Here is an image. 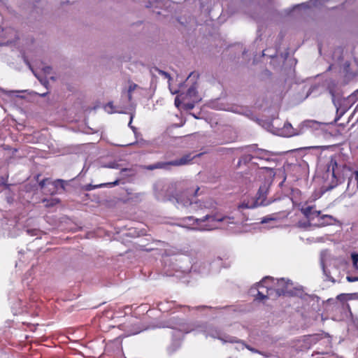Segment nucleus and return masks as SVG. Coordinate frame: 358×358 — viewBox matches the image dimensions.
I'll use <instances>...</instances> for the list:
<instances>
[{"instance_id":"393cba45","label":"nucleus","mask_w":358,"mask_h":358,"mask_svg":"<svg viewBox=\"0 0 358 358\" xmlns=\"http://www.w3.org/2000/svg\"><path fill=\"white\" fill-rule=\"evenodd\" d=\"M131 120H132V117H131L130 122H129V126H130V125H131Z\"/></svg>"},{"instance_id":"7ed1b4c3","label":"nucleus","mask_w":358,"mask_h":358,"mask_svg":"<svg viewBox=\"0 0 358 358\" xmlns=\"http://www.w3.org/2000/svg\"><path fill=\"white\" fill-rule=\"evenodd\" d=\"M301 210L307 219V223L299 222V226L301 227L306 228L310 225L323 227L332 224L336 220L331 215H321L320 211L315 210L313 206L302 207Z\"/></svg>"},{"instance_id":"1a4fd4ad","label":"nucleus","mask_w":358,"mask_h":358,"mask_svg":"<svg viewBox=\"0 0 358 358\" xmlns=\"http://www.w3.org/2000/svg\"><path fill=\"white\" fill-rule=\"evenodd\" d=\"M198 190L199 188H196L195 190H192L180 194L176 199L178 205H181L183 207H187L191 205L193 203L192 196L193 194H195Z\"/></svg>"},{"instance_id":"cd10ccee","label":"nucleus","mask_w":358,"mask_h":358,"mask_svg":"<svg viewBox=\"0 0 358 358\" xmlns=\"http://www.w3.org/2000/svg\"><path fill=\"white\" fill-rule=\"evenodd\" d=\"M275 225L272 224L269 227H273Z\"/></svg>"},{"instance_id":"412c9836","label":"nucleus","mask_w":358,"mask_h":358,"mask_svg":"<svg viewBox=\"0 0 358 358\" xmlns=\"http://www.w3.org/2000/svg\"><path fill=\"white\" fill-rule=\"evenodd\" d=\"M43 71L45 73L49 74L51 71V68L50 66H46L43 69Z\"/></svg>"},{"instance_id":"b1692460","label":"nucleus","mask_w":358,"mask_h":358,"mask_svg":"<svg viewBox=\"0 0 358 358\" xmlns=\"http://www.w3.org/2000/svg\"><path fill=\"white\" fill-rule=\"evenodd\" d=\"M337 110H338H338H341V113H345V111L346 110V109H345V108H343H343H338V109H337Z\"/></svg>"},{"instance_id":"423d86ee","label":"nucleus","mask_w":358,"mask_h":358,"mask_svg":"<svg viewBox=\"0 0 358 358\" xmlns=\"http://www.w3.org/2000/svg\"><path fill=\"white\" fill-rule=\"evenodd\" d=\"M269 183H266L264 185L261 186L259 189L258 194L259 197L257 200H254L253 199H245L238 206V208L240 209H246V208H254L257 207L258 206H266L268 203H266L264 201V197L267 193L268 189Z\"/></svg>"},{"instance_id":"bb28decb","label":"nucleus","mask_w":358,"mask_h":358,"mask_svg":"<svg viewBox=\"0 0 358 358\" xmlns=\"http://www.w3.org/2000/svg\"><path fill=\"white\" fill-rule=\"evenodd\" d=\"M348 99H349V100H352V99H353V97H352V96H349V97H348Z\"/></svg>"},{"instance_id":"dca6fc26","label":"nucleus","mask_w":358,"mask_h":358,"mask_svg":"<svg viewBox=\"0 0 358 358\" xmlns=\"http://www.w3.org/2000/svg\"><path fill=\"white\" fill-rule=\"evenodd\" d=\"M137 85L136 84H131L129 87V90H128V94H129V99L130 100L131 99V93L135 90V89L137 87Z\"/></svg>"},{"instance_id":"2eb2a0df","label":"nucleus","mask_w":358,"mask_h":358,"mask_svg":"<svg viewBox=\"0 0 358 358\" xmlns=\"http://www.w3.org/2000/svg\"><path fill=\"white\" fill-rule=\"evenodd\" d=\"M264 171L266 173V174L270 178H273L275 176V173L271 169L265 168L264 169Z\"/></svg>"},{"instance_id":"ddd939ff","label":"nucleus","mask_w":358,"mask_h":358,"mask_svg":"<svg viewBox=\"0 0 358 358\" xmlns=\"http://www.w3.org/2000/svg\"><path fill=\"white\" fill-rule=\"evenodd\" d=\"M337 166V163L335 160L333 159H331L330 163L328 166V170L330 171L331 169L332 171V176L335 177V168Z\"/></svg>"},{"instance_id":"39448f33","label":"nucleus","mask_w":358,"mask_h":358,"mask_svg":"<svg viewBox=\"0 0 358 358\" xmlns=\"http://www.w3.org/2000/svg\"><path fill=\"white\" fill-rule=\"evenodd\" d=\"M207 334L210 336H211L213 338H217L220 340L223 343H236V349L238 350H244L245 348H248L249 350L253 352H259L257 350L249 348L248 345H246L244 343L238 341L236 338L229 336L228 335H226L223 332L218 331L217 329H208Z\"/></svg>"},{"instance_id":"aec40b11","label":"nucleus","mask_w":358,"mask_h":358,"mask_svg":"<svg viewBox=\"0 0 358 358\" xmlns=\"http://www.w3.org/2000/svg\"><path fill=\"white\" fill-rule=\"evenodd\" d=\"M346 278H347L348 282H355V281H357V277L347 276Z\"/></svg>"},{"instance_id":"a211bd4d","label":"nucleus","mask_w":358,"mask_h":358,"mask_svg":"<svg viewBox=\"0 0 358 358\" xmlns=\"http://www.w3.org/2000/svg\"><path fill=\"white\" fill-rule=\"evenodd\" d=\"M119 181L117 180H115L114 182H112V183H105V184H101V185H98L97 187H105V186H107L108 185H117L118 184Z\"/></svg>"},{"instance_id":"f03ea898","label":"nucleus","mask_w":358,"mask_h":358,"mask_svg":"<svg viewBox=\"0 0 358 358\" xmlns=\"http://www.w3.org/2000/svg\"><path fill=\"white\" fill-rule=\"evenodd\" d=\"M234 218L231 217H219L206 215L203 219H194L187 217L182 220L181 226L195 230H212L229 224H234Z\"/></svg>"},{"instance_id":"4468645a","label":"nucleus","mask_w":358,"mask_h":358,"mask_svg":"<svg viewBox=\"0 0 358 358\" xmlns=\"http://www.w3.org/2000/svg\"><path fill=\"white\" fill-rule=\"evenodd\" d=\"M105 110L108 113H113L115 112H118L117 110L114 109L113 105L112 103H108L105 106Z\"/></svg>"},{"instance_id":"5701e85b","label":"nucleus","mask_w":358,"mask_h":358,"mask_svg":"<svg viewBox=\"0 0 358 358\" xmlns=\"http://www.w3.org/2000/svg\"><path fill=\"white\" fill-rule=\"evenodd\" d=\"M162 73L163 75H164L166 78H169V80H170V76L167 73L163 72Z\"/></svg>"},{"instance_id":"6ab92c4d","label":"nucleus","mask_w":358,"mask_h":358,"mask_svg":"<svg viewBox=\"0 0 358 358\" xmlns=\"http://www.w3.org/2000/svg\"><path fill=\"white\" fill-rule=\"evenodd\" d=\"M106 167L110 168V169H117L118 164H115V163H111V164H109L108 165H107Z\"/></svg>"},{"instance_id":"7c9ffc66","label":"nucleus","mask_w":358,"mask_h":358,"mask_svg":"<svg viewBox=\"0 0 358 358\" xmlns=\"http://www.w3.org/2000/svg\"><path fill=\"white\" fill-rule=\"evenodd\" d=\"M357 281H358V277H357Z\"/></svg>"},{"instance_id":"c85d7f7f","label":"nucleus","mask_w":358,"mask_h":358,"mask_svg":"<svg viewBox=\"0 0 358 358\" xmlns=\"http://www.w3.org/2000/svg\"><path fill=\"white\" fill-rule=\"evenodd\" d=\"M343 296L342 295H340L338 296V299L341 298Z\"/></svg>"},{"instance_id":"9b49d317","label":"nucleus","mask_w":358,"mask_h":358,"mask_svg":"<svg viewBox=\"0 0 358 358\" xmlns=\"http://www.w3.org/2000/svg\"><path fill=\"white\" fill-rule=\"evenodd\" d=\"M317 338V336H308L304 338V342L306 343L304 348H308L309 345L308 344H310L312 343H315L316 340Z\"/></svg>"},{"instance_id":"20e7f679","label":"nucleus","mask_w":358,"mask_h":358,"mask_svg":"<svg viewBox=\"0 0 358 358\" xmlns=\"http://www.w3.org/2000/svg\"><path fill=\"white\" fill-rule=\"evenodd\" d=\"M201 98L197 94L196 86L189 87L185 95L180 94L175 99V105L179 108L180 105L187 110L192 109L194 103L200 101Z\"/></svg>"},{"instance_id":"a878e982","label":"nucleus","mask_w":358,"mask_h":358,"mask_svg":"<svg viewBox=\"0 0 358 358\" xmlns=\"http://www.w3.org/2000/svg\"><path fill=\"white\" fill-rule=\"evenodd\" d=\"M20 92L19 91H13V92H11V93H19Z\"/></svg>"},{"instance_id":"0eeeda50","label":"nucleus","mask_w":358,"mask_h":358,"mask_svg":"<svg viewBox=\"0 0 358 358\" xmlns=\"http://www.w3.org/2000/svg\"><path fill=\"white\" fill-rule=\"evenodd\" d=\"M315 124H317V122L313 120L304 121L301 124L299 130L298 131L297 129L293 128L290 123L286 122L280 131L279 135L284 137H291L295 135H299L303 132L302 130L303 128L313 127Z\"/></svg>"},{"instance_id":"c756f323","label":"nucleus","mask_w":358,"mask_h":358,"mask_svg":"<svg viewBox=\"0 0 358 358\" xmlns=\"http://www.w3.org/2000/svg\"><path fill=\"white\" fill-rule=\"evenodd\" d=\"M271 358H278V357H271Z\"/></svg>"},{"instance_id":"9d476101","label":"nucleus","mask_w":358,"mask_h":358,"mask_svg":"<svg viewBox=\"0 0 358 358\" xmlns=\"http://www.w3.org/2000/svg\"><path fill=\"white\" fill-rule=\"evenodd\" d=\"M277 220V217L275 215H268V216H266L265 217H264L261 222L264 224V223H268V222H272V223H275Z\"/></svg>"},{"instance_id":"4be33fe9","label":"nucleus","mask_w":358,"mask_h":358,"mask_svg":"<svg viewBox=\"0 0 358 358\" xmlns=\"http://www.w3.org/2000/svg\"><path fill=\"white\" fill-rule=\"evenodd\" d=\"M169 90H170V91H171V92L172 94H176V93L177 92V91H176V90H174V91H173V90H172V88H171V85H170V84H169Z\"/></svg>"},{"instance_id":"f257e3e1","label":"nucleus","mask_w":358,"mask_h":358,"mask_svg":"<svg viewBox=\"0 0 358 358\" xmlns=\"http://www.w3.org/2000/svg\"><path fill=\"white\" fill-rule=\"evenodd\" d=\"M292 282L289 280L266 277L250 289V294L263 300L273 296L275 297L281 294H292Z\"/></svg>"},{"instance_id":"f8f14e48","label":"nucleus","mask_w":358,"mask_h":358,"mask_svg":"<svg viewBox=\"0 0 358 358\" xmlns=\"http://www.w3.org/2000/svg\"><path fill=\"white\" fill-rule=\"evenodd\" d=\"M351 259L352 261V268L355 270H358V253H352Z\"/></svg>"},{"instance_id":"f3484780","label":"nucleus","mask_w":358,"mask_h":358,"mask_svg":"<svg viewBox=\"0 0 358 358\" xmlns=\"http://www.w3.org/2000/svg\"><path fill=\"white\" fill-rule=\"evenodd\" d=\"M43 202L45 203V206H52L55 204H56L58 202V201L57 199H52L50 201L44 200Z\"/></svg>"},{"instance_id":"6e6552de","label":"nucleus","mask_w":358,"mask_h":358,"mask_svg":"<svg viewBox=\"0 0 358 358\" xmlns=\"http://www.w3.org/2000/svg\"><path fill=\"white\" fill-rule=\"evenodd\" d=\"M193 157H192L189 155H185L180 158L178 160H174L169 163H163V162H158L154 165H151L147 167L148 169L152 170L155 169H164L166 168L169 165H174V166H180V165H185L188 164Z\"/></svg>"}]
</instances>
